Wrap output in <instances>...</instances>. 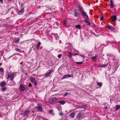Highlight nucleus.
Listing matches in <instances>:
<instances>
[{
  "mask_svg": "<svg viewBox=\"0 0 120 120\" xmlns=\"http://www.w3.org/2000/svg\"><path fill=\"white\" fill-rule=\"evenodd\" d=\"M79 9V11L82 15V16H86V17L87 19H89V18L88 16L87 15L86 13L83 10L82 7L80 6H78Z\"/></svg>",
  "mask_w": 120,
  "mask_h": 120,
  "instance_id": "f257e3e1",
  "label": "nucleus"
},
{
  "mask_svg": "<svg viewBox=\"0 0 120 120\" xmlns=\"http://www.w3.org/2000/svg\"><path fill=\"white\" fill-rule=\"evenodd\" d=\"M58 101V99L56 98H51L49 100V102L51 103H56Z\"/></svg>",
  "mask_w": 120,
  "mask_h": 120,
  "instance_id": "f03ea898",
  "label": "nucleus"
},
{
  "mask_svg": "<svg viewBox=\"0 0 120 120\" xmlns=\"http://www.w3.org/2000/svg\"><path fill=\"white\" fill-rule=\"evenodd\" d=\"M14 75V74L13 73H9L8 74V79H9L11 80H12L14 79L13 76Z\"/></svg>",
  "mask_w": 120,
  "mask_h": 120,
  "instance_id": "7ed1b4c3",
  "label": "nucleus"
},
{
  "mask_svg": "<svg viewBox=\"0 0 120 120\" xmlns=\"http://www.w3.org/2000/svg\"><path fill=\"white\" fill-rule=\"evenodd\" d=\"M30 112V111L29 110H26L23 112L21 113L20 114L23 115H26L27 114Z\"/></svg>",
  "mask_w": 120,
  "mask_h": 120,
  "instance_id": "20e7f679",
  "label": "nucleus"
},
{
  "mask_svg": "<svg viewBox=\"0 0 120 120\" xmlns=\"http://www.w3.org/2000/svg\"><path fill=\"white\" fill-rule=\"evenodd\" d=\"M74 15L76 17L80 16V13H79L78 12L76 11V10H75L74 11Z\"/></svg>",
  "mask_w": 120,
  "mask_h": 120,
  "instance_id": "39448f33",
  "label": "nucleus"
},
{
  "mask_svg": "<svg viewBox=\"0 0 120 120\" xmlns=\"http://www.w3.org/2000/svg\"><path fill=\"white\" fill-rule=\"evenodd\" d=\"M52 71L51 70L48 73L47 72L46 74L44 75V76L45 77H46L48 76H49L50 74L52 73Z\"/></svg>",
  "mask_w": 120,
  "mask_h": 120,
  "instance_id": "423d86ee",
  "label": "nucleus"
},
{
  "mask_svg": "<svg viewBox=\"0 0 120 120\" xmlns=\"http://www.w3.org/2000/svg\"><path fill=\"white\" fill-rule=\"evenodd\" d=\"M14 10V9H13V8H9L8 10V12H9V14L11 13L12 14H13V10Z\"/></svg>",
  "mask_w": 120,
  "mask_h": 120,
  "instance_id": "0eeeda50",
  "label": "nucleus"
},
{
  "mask_svg": "<svg viewBox=\"0 0 120 120\" xmlns=\"http://www.w3.org/2000/svg\"><path fill=\"white\" fill-rule=\"evenodd\" d=\"M19 89L21 91H23L24 90L25 88L22 84H21L20 86Z\"/></svg>",
  "mask_w": 120,
  "mask_h": 120,
  "instance_id": "6e6552de",
  "label": "nucleus"
},
{
  "mask_svg": "<svg viewBox=\"0 0 120 120\" xmlns=\"http://www.w3.org/2000/svg\"><path fill=\"white\" fill-rule=\"evenodd\" d=\"M110 6L111 8H112L115 6V5H114L112 0H110Z\"/></svg>",
  "mask_w": 120,
  "mask_h": 120,
  "instance_id": "1a4fd4ad",
  "label": "nucleus"
},
{
  "mask_svg": "<svg viewBox=\"0 0 120 120\" xmlns=\"http://www.w3.org/2000/svg\"><path fill=\"white\" fill-rule=\"evenodd\" d=\"M82 113H79L78 115H77L76 118L78 119L79 120H80L82 118L81 117H82V116L81 115Z\"/></svg>",
  "mask_w": 120,
  "mask_h": 120,
  "instance_id": "9d476101",
  "label": "nucleus"
},
{
  "mask_svg": "<svg viewBox=\"0 0 120 120\" xmlns=\"http://www.w3.org/2000/svg\"><path fill=\"white\" fill-rule=\"evenodd\" d=\"M6 83L4 81H3L0 83V85L1 87H3L5 86Z\"/></svg>",
  "mask_w": 120,
  "mask_h": 120,
  "instance_id": "9b49d317",
  "label": "nucleus"
},
{
  "mask_svg": "<svg viewBox=\"0 0 120 120\" xmlns=\"http://www.w3.org/2000/svg\"><path fill=\"white\" fill-rule=\"evenodd\" d=\"M108 28L111 31H113L114 30V27L111 26H108Z\"/></svg>",
  "mask_w": 120,
  "mask_h": 120,
  "instance_id": "f8f14e48",
  "label": "nucleus"
},
{
  "mask_svg": "<svg viewBox=\"0 0 120 120\" xmlns=\"http://www.w3.org/2000/svg\"><path fill=\"white\" fill-rule=\"evenodd\" d=\"M112 19L113 22H115L116 19V15H113L112 17Z\"/></svg>",
  "mask_w": 120,
  "mask_h": 120,
  "instance_id": "ddd939ff",
  "label": "nucleus"
},
{
  "mask_svg": "<svg viewBox=\"0 0 120 120\" xmlns=\"http://www.w3.org/2000/svg\"><path fill=\"white\" fill-rule=\"evenodd\" d=\"M75 114V113L73 112L69 116L71 118H74Z\"/></svg>",
  "mask_w": 120,
  "mask_h": 120,
  "instance_id": "4468645a",
  "label": "nucleus"
},
{
  "mask_svg": "<svg viewBox=\"0 0 120 120\" xmlns=\"http://www.w3.org/2000/svg\"><path fill=\"white\" fill-rule=\"evenodd\" d=\"M70 76L69 75L66 74L64 75L63 77H62V79H64L66 78L69 77Z\"/></svg>",
  "mask_w": 120,
  "mask_h": 120,
  "instance_id": "2eb2a0df",
  "label": "nucleus"
},
{
  "mask_svg": "<svg viewBox=\"0 0 120 120\" xmlns=\"http://www.w3.org/2000/svg\"><path fill=\"white\" fill-rule=\"evenodd\" d=\"M24 11V8H22L21 9V10H19V13H18L19 14H22L23 13Z\"/></svg>",
  "mask_w": 120,
  "mask_h": 120,
  "instance_id": "dca6fc26",
  "label": "nucleus"
},
{
  "mask_svg": "<svg viewBox=\"0 0 120 120\" xmlns=\"http://www.w3.org/2000/svg\"><path fill=\"white\" fill-rule=\"evenodd\" d=\"M120 108V105H116V107H114V109L116 110H117Z\"/></svg>",
  "mask_w": 120,
  "mask_h": 120,
  "instance_id": "f3484780",
  "label": "nucleus"
},
{
  "mask_svg": "<svg viewBox=\"0 0 120 120\" xmlns=\"http://www.w3.org/2000/svg\"><path fill=\"white\" fill-rule=\"evenodd\" d=\"M30 80L31 82L32 83H34V82L36 81L35 79L34 78L32 77L30 79Z\"/></svg>",
  "mask_w": 120,
  "mask_h": 120,
  "instance_id": "a211bd4d",
  "label": "nucleus"
},
{
  "mask_svg": "<svg viewBox=\"0 0 120 120\" xmlns=\"http://www.w3.org/2000/svg\"><path fill=\"white\" fill-rule=\"evenodd\" d=\"M37 111H42V108L41 106H39L37 108Z\"/></svg>",
  "mask_w": 120,
  "mask_h": 120,
  "instance_id": "6ab92c4d",
  "label": "nucleus"
},
{
  "mask_svg": "<svg viewBox=\"0 0 120 120\" xmlns=\"http://www.w3.org/2000/svg\"><path fill=\"white\" fill-rule=\"evenodd\" d=\"M91 59L94 61H96L97 60V56H96L91 57Z\"/></svg>",
  "mask_w": 120,
  "mask_h": 120,
  "instance_id": "aec40b11",
  "label": "nucleus"
},
{
  "mask_svg": "<svg viewBox=\"0 0 120 120\" xmlns=\"http://www.w3.org/2000/svg\"><path fill=\"white\" fill-rule=\"evenodd\" d=\"M97 85L100 88L102 86V83L101 82H97Z\"/></svg>",
  "mask_w": 120,
  "mask_h": 120,
  "instance_id": "412c9836",
  "label": "nucleus"
},
{
  "mask_svg": "<svg viewBox=\"0 0 120 120\" xmlns=\"http://www.w3.org/2000/svg\"><path fill=\"white\" fill-rule=\"evenodd\" d=\"M108 65L106 64H100L99 66L100 67H101V68H105L107 65Z\"/></svg>",
  "mask_w": 120,
  "mask_h": 120,
  "instance_id": "4be33fe9",
  "label": "nucleus"
},
{
  "mask_svg": "<svg viewBox=\"0 0 120 120\" xmlns=\"http://www.w3.org/2000/svg\"><path fill=\"white\" fill-rule=\"evenodd\" d=\"M75 27L76 28H78L79 29H81L82 28V27H81L80 25H78L75 26Z\"/></svg>",
  "mask_w": 120,
  "mask_h": 120,
  "instance_id": "5701e85b",
  "label": "nucleus"
},
{
  "mask_svg": "<svg viewBox=\"0 0 120 120\" xmlns=\"http://www.w3.org/2000/svg\"><path fill=\"white\" fill-rule=\"evenodd\" d=\"M19 40V38H15L14 40V42L15 43H18Z\"/></svg>",
  "mask_w": 120,
  "mask_h": 120,
  "instance_id": "b1692460",
  "label": "nucleus"
},
{
  "mask_svg": "<svg viewBox=\"0 0 120 120\" xmlns=\"http://www.w3.org/2000/svg\"><path fill=\"white\" fill-rule=\"evenodd\" d=\"M68 56L69 58H70L72 56H73V54H71V53L70 52H69L68 54Z\"/></svg>",
  "mask_w": 120,
  "mask_h": 120,
  "instance_id": "393cba45",
  "label": "nucleus"
},
{
  "mask_svg": "<svg viewBox=\"0 0 120 120\" xmlns=\"http://www.w3.org/2000/svg\"><path fill=\"white\" fill-rule=\"evenodd\" d=\"M41 44V43L40 42H39L38 43V45H37L36 46V48L38 50Z\"/></svg>",
  "mask_w": 120,
  "mask_h": 120,
  "instance_id": "a878e982",
  "label": "nucleus"
},
{
  "mask_svg": "<svg viewBox=\"0 0 120 120\" xmlns=\"http://www.w3.org/2000/svg\"><path fill=\"white\" fill-rule=\"evenodd\" d=\"M85 22L87 23V25L88 26H89L90 25V22L88 21L87 19H85Z\"/></svg>",
  "mask_w": 120,
  "mask_h": 120,
  "instance_id": "bb28decb",
  "label": "nucleus"
},
{
  "mask_svg": "<svg viewBox=\"0 0 120 120\" xmlns=\"http://www.w3.org/2000/svg\"><path fill=\"white\" fill-rule=\"evenodd\" d=\"M58 102L61 104L63 105L65 103V102L64 101H59Z\"/></svg>",
  "mask_w": 120,
  "mask_h": 120,
  "instance_id": "cd10ccee",
  "label": "nucleus"
},
{
  "mask_svg": "<svg viewBox=\"0 0 120 120\" xmlns=\"http://www.w3.org/2000/svg\"><path fill=\"white\" fill-rule=\"evenodd\" d=\"M112 60L114 61H116L117 60V59L116 58V57L114 56H113L112 58Z\"/></svg>",
  "mask_w": 120,
  "mask_h": 120,
  "instance_id": "c85d7f7f",
  "label": "nucleus"
},
{
  "mask_svg": "<svg viewBox=\"0 0 120 120\" xmlns=\"http://www.w3.org/2000/svg\"><path fill=\"white\" fill-rule=\"evenodd\" d=\"M75 63L78 64H83V62H75Z\"/></svg>",
  "mask_w": 120,
  "mask_h": 120,
  "instance_id": "c756f323",
  "label": "nucleus"
},
{
  "mask_svg": "<svg viewBox=\"0 0 120 120\" xmlns=\"http://www.w3.org/2000/svg\"><path fill=\"white\" fill-rule=\"evenodd\" d=\"M15 50L17 52H20V51H21V50L18 49L16 48L15 49Z\"/></svg>",
  "mask_w": 120,
  "mask_h": 120,
  "instance_id": "7c9ffc66",
  "label": "nucleus"
},
{
  "mask_svg": "<svg viewBox=\"0 0 120 120\" xmlns=\"http://www.w3.org/2000/svg\"><path fill=\"white\" fill-rule=\"evenodd\" d=\"M6 89H7L6 88H5L4 87V88H2L1 89V90L3 91H4L6 90Z\"/></svg>",
  "mask_w": 120,
  "mask_h": 120,
  "instance_id": "2f4dec72",
  "label": "nucleus"
},
{
  "mask_svg": "<svg viewBox=\"0 0 120 120\" xmlns=\"http://www.w3.org/2000/svg\"><path fill=\"white\" fill-rule=\"evenodd\" d=\"M62 56V54H59L57 56V57L59 58H61V56Z\"/></svg>",
  "mask_w": 120,
  "mask_h": 120,
  "instance_id": "473e14b6",
  "label": "nucleus"
},
{
  "mask_svg": "<svg viewBox=\"0 0 120 120\" xmlns=\"http://www.w3.org/2000/svg\"><path fill=\"white\" fill-rule=\"evenodd\" d=\"M0 71L2 72H3L4 71V70L2 68H0Z\"/></svg>",
  "mask_w": 120,
  "mask_h": 120,
  "instance_id": "72a5a7b5",
  "label": "nucleus"
},
{
  "mask_svg": "<svg viewBox=\"0 0 120 120\" xmlns=\"http://www.w3.org/2000/svg\"><path fill=\"white\" fill-rule=\"evenodd\" d=\"M63 24L64 26H65L66 25V21L64 20V22H63Z\"/></svg>",
  "mask_w": 120,
  "mask_h": 120,
  "instance_id": "f704fd0d",
  "label": "nucleus"
},
{
  "mask_svg": "<svg viewBox=\"0 0 120 120\" xmlns=\"http://www.w3.org/2000/svg\"><path fill=\"white\" fill-rule=\"evenodd\" d=\"M55 36L56 38V40H58V39L59 38V37L56 34L55 35Z\"/></svg>",
  "mask_w": 120,
  "mask_h": 120,
  "instance_id": "c9c22d12",
  "label": "nucleus"
},
{
  "mask_svg": "<svg viewBox=\"0 0 120 120\" xmlns=\"http://www.w3.org/2000/svg\"><path fill=\"white\" fill-rule=\"evenodd\" d=\"M53 112V111L52 110H49V114H51L52 113V112Z\"/></svg>",
  "mask_w": 120,
  "mask_h": 120,
  "instance_id": "e433bc0d",
  "label": "nucleus"
},
{
  "mask_svg": "<svg viewBox=\"0 0 120 120\" xmlns=\"http://www.w3.org/2000/svg\"><path fill=\"white\" fill-rule=\"evenodd\" d=\"M68 93H66L64 95V97L66 96H67L68 94Z\"/></svg>",
  "mask_w": 120,
  "mask_h": 120,
  "instance_id": "4c0bfd02",
  "label": "nucleus"
},
{
  "mask_svg": "<svg viewBox=\"0 0 120 120\" xmlns=\"http://www.w3.org/2000/svg\"><path fill=\"white\" fill-rule=\"evenodd\" d=\"M103 18L102 17H101L100 19V20L101 21H102L103 20Z\"/></svg>",
  "mask_w": 120,
  "mask_h": 120,
  "instance_id": "58836bf2",
  "label": "nucleus"
},
{
  "mask_svg": "<svg viewBox=\"0 0 120 120\" xmlns=\"http://www.w3.org/2000/svg\"><path fill=\"white\" fill-rule=\"evenodd\" d=\"M34 85L35 86H36L37 85V82L36 81L34 82Z\"/></svg>",
  "mask_w": 120,
  "mask_h": 120,
  "instance_id": "ea45409f",
  "label": "nucleus"
},
{
  "mask_svg": "<svg viewBox=\"0 0 120 120\" xmlns=\"http://www.w3.org/2000/svg\"><path fill=\"white\" fill-rule=\"evenodd\" d=\"M29 86L30 87H32V85L31 83H30L29 85Z\"/></svg>",
  "mask_w": 120,
  "mask_h": 120,
  "instance_id": "a19ab883",
  "label": "nucleus"
},
{
  "mask_svg": "<svg viewBox=\"0 0 120 120\" xmlns=\"http://www.w3.org/2000/svg\"><path fill=\"white\" fill-rule=\"evenodd\" d=\"M60 115L61 116L63 115V113L62 112L60 113Z\"/></svg>",
  "mask_w": 120,
  "mask_h": 120,
  "instance_id": "79ce46f5",
  "label": "nucleus"
},
{
  "mask_svg": "<svg viewBox=\"0 0 120 120\" xmlns=\"http://www.w3.org/2000/svg\"><path fill=\"white\" fill-rule=\"evenodd\" d=\"M78 54L77 53H75V54H73V56H75V55H78Z\"/></svg>",
  "mask_w": 120,
  "mask_h": 120,
  "instance_id": "37998d69",
  "label": "nucleus"
},
{
  "mask_svg": "<svg viewBox=\"0 0 120 120\" xmlns=\"http://www.w3.org/2000/svg\"><path fill=\"white\" fill-rule=\"evenodd\" d=\"M69 75L70 76L69 77H73V75Z\"/></svg>",
  "mask_w": 120,
  "mask_h": 120,
  "instance_id": "c03bdc74",
  "label": "nucleus"
},
{
  "mask_svg": "<svg viewBox=\"0 0 120 120\" xmlns=\"http://www.w3.org/2000/svg\"><path fill=\"white\" fill-rule=\"evenodd\" d=\"M80 56L82 57H83L84 58V57L82 55H80Z\"/></svg>",
  "mask_w": 120,
  "mask_h": 120,
  "instance_id": "a18cd8bd",
  "label": "nucleus"
},
{
  "mask_svg": "<svg viewBox=\"0 0 120 120\" xmlns=\"http://www.w3.org/2000/svg\"><path fill=\"white\" fill-rule=\"evenodd\" d=\"M105 109H107V106L105 107Z\"/></svg>",
  "mask_w": 120,
  "mask_h": 120,
  "instance_id": "49530a36",
  "label": "nucleus"
},
{
  "mask_svg": "<svg viewBox=\"0 0 120 120\" xmlns=\"http://www.w3.org/2000/svg\"><path fill=\"white\" fill-rule=\"evenodd\" d=\"M0 1L2 3H3V1L2 0H0Z\"/></svg>",
  "mask_w": 120,
  "mask_h": 120,
  "instance_id": "de8ad7c7",
  "label": "nucleus"
},
{
  "mask_svg": "<svg viewBox=\"0 0 120 120\" xmlns=\"http://www.w3.org/2000/svg\"><path fill=\"white\" fill-rule=\"evenodd\" d=\"M11 68V66H10L9 67V69H10Z\"/></svg>",
  "mask_w": 120,
  "mask_h": 120,
  "instance_id": "09e8293b",
  "label": "nucleus"
},
{
  "mask_svg": "<svg viewBox=\"0 0 120 120\" xmlns=\"http://www.w3.org/2000/svg\"><path fill=\"white\" fill-rule=\"evenodd\" d=\"M83 110H85V107H83Z\"/></svg>",
  "mask_w": 120,
  "mask_h": 120,
  "instance_id": "8fccbe9b",
  "label": "nucleus"
},
{
  "mask_svg": "<svg viewBox=\"0 0 120 120\" xmlns=\"http://www.w3.org/2000/svg\"><path fill=\"white\" fill-rule=\"evenodd\" d=\"M5 116L4 115H3V117H5Z\"/></svg>",
  "mask_w": 120,
  "mask_h": 120,
  "instance_id": "3c124183",
  "label": "nucleus"
},
{
  "mask_svg": "<svg viewBox=\"0 0 120 120\" xmlns=\"http://www.w3.org/2000/svg\"><path fill=\"white\" fill-rule=\"evenodd\" d=\"M0 116V117H2V115H1Z\"/></svg>",
  "mask_w": 120,
  "mask_h": 120,
  "instance_id": "603ef678",
  "label": "nucleus"
},
{
  "mask_svg": "<svg viewBox=\"0 0 120 120\" xmlns=\"http://www.w3.org/2000/svg\"><path fill=\"white\" fill-rule=\"evenodd\" d=\"M45 120H47V119H45Z\"/></svg>",
  "mask_w": 120,
  "mask_h": 120,
  "instance_id": "864d4df0",
  "label": "nucleus"
},
{
  "mask_svg": "<svg viewBox=\"0 0 120 120\" xmlns=\"http://www.w3.org/2000/svg\"><path fill=\"white\" fill-rule=\"evenodd\" d=\"M52 114L53 115L54 114V113H52Z\"/></svg>",
  "mask_w": 120,
  "mask_h": 120,
  "instance_id": "5fc2aeb1",
  "label": "nucleus"
},
{
  "mask_svg": "<svg viewBox=\"0 0 120 120\" xmlns=\"http://www.w3.org/2000/svg\"><path fill=\"white\" fill-rule=\"evenodd\" d=\"M1 64H0V66Z\"/></svg>",
  "mask_w": 120,
  "mask_h": 120,
  "instance_id": "6e6d98bb",
  "label": "nucleus"
}]
</instances>
